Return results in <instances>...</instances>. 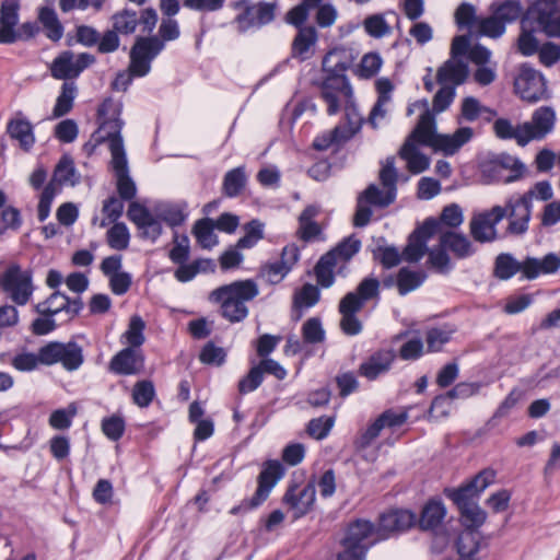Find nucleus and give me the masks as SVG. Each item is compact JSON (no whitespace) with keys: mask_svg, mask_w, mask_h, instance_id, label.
Segmentation results:
<instances>
[{"mask_svg":"<svg viewBox=\"0 0 560 560\" xmlns=\"http://www.w3.org/2000/svg\"><path fill=\"white\" fill-rule=\"evenodd\" d=\"M418 516L410 510L396 509L381 515L377 527L365 520L349 525L337 560H364L370 547L390 535L405 532L417 524Z\"/></svg>","mask_w":560,"mask_h":560,"instance_id":"f257e3e1","label":"nucleus"},{"mask_svg":"<svg viewBox=\"0 0 560 560\" xmlns=\"http://www.w3.org/2000/svg\"><path fill=\"white\" fill-rule=\"evenodd\" d=\"M121 109V103L110 98L105 100L101 104L98 116L102 122L98 133L101 140L108 141L112 154L110 165L116 178L117 191L121 199L131 200L137 194V187L129 175L128 161L120 136L124 125V121L120 119Z\"/></svg>","mask_w":560,"mask_h":560,"instance_id":"f03ea898","label":"nucleus"},{"mask_svg":"<svg viewBox=\"0 0 560 560\" xmlns=\"http://www.w3.org/2000/svg\"><path fill=\"white\" fill-rule=\"evenodd\" d=\"M259 294L253 280H241L213 290L209 300L221 305L222 316L231 323L244 320L248 315L246 303Z\"/></svg>","mask_w":560,"mask_h":560,"instance_id":"7ed1b4c3","label":"nucleus"},{"mask_svg":"<svg viewBox=\"0 0 560 560\" xmlns=\"http://www.w3.org/2000/svg\"><path fill=\"white\" fill-rule=\"evenodd\" d=\"M163 50V43L156 38L139 37L130 51L129 72H120L112 83L114 90L126 91L132 77H144L151 70L152 60Z\"/></svg>","mask_w":560,"mask_h":560,"instance_id":"20e7f679","label":"nucleus"},{"mask_svg":"<svg viewBox=\"0 0 560 560\" xmlns=\"http://www.w3.org/2000/svg\"><path fill=\"white\" fill-rule=\"evenodd\" d=\"M408 419L406 411L386 410L378 416L371 424L362 430L354 440V447L362 457L368 460H375L378 448H372L384 429H396L401 427Z\"/></svg>","mask_w":560,"mask_h":560,"instance_id":"39448f33","label":"nucleus"},{"mask_svg":"<svg viewBox=\"0 0 560 560\" xmlns=\"http://www.w3.org/2000/svg\"><path fill=\"white\" fill-rule=\"evenodd\" d=\"M320 96L327 104V114L336 115L341 108L345 109L346 120L348 114L359 115L357 112L353 91L346 75H327L320 85Z\"/></svg>","mask_w":560,"mask_h":560,"instance_id":"423d86ee","label":"nucleus"},{"mask_svg":"<svg viewBox=\"0 0 560 560\" xmlns=\"http://www.w3.org/2000/svg\"><path fill=\"white\" fill-rule=\"evenodd\" d=\"M20 0H3L0 7V44H13L27 40L38 33L34 22H25L18 27L20 21Z\"/></svg>","mask_w":560,"mask_h":560,"instance_id":"0eeeda50","label":"nucleus"},{"mask_svg":"<svg viewBox=\"0 0 560 560\" xmlns=\"http://www.w3.org/2000/svg\"><path fill=\"white\" fill-rule=\"evenodd\" d=\"M284 468L277 459H270L264 463L262 469L258 476V487L250 499L244 500L240 505L231 509V514H238L256 509L267 500L272 488L283 477Z\"/></svg>","mask_w":560,"mask_h":560,"instance_id":"6e6552de","label":"nucleus"},{"mask_svg":"<svg viewBox=\"0 0 560 560\" xmlns=\"http://www.w3.org/2000/svg\"><path fill=\"white\" fill-rule=\"evenodd\" d=\"M508 209L495 205L475 212L469 221V233L478 243H492L499 238L498 224L506 217Z\"/></svg>","mask_w":560,"mask_h":560,"instance_id":"1a4fd4ad","label":"nucleus"},{"mask_svg":"<svg viewBox=\"0 0 560 560\" xmlns=\"http://www.w3.org/2000/svg\"><path fill=\"white\" fill-rule=\"evenodd\" d=\"M538 22L549 37H560V0H538L524 14V23Z\"/></svg>","mask_w":560,"mask_h":560,"instance_id":"9d476101","label":"nucleus"},{"mask_svg":"<svg viewBox=\"0 0 560 560\" xmlns=\"http://www.w3.org/2000/svg\"><path fill=\"white\" fill-rule=\"evenodd\" d=\"M0 288L16 305H25L30 302L34 285L28 272L12 266L0 273Z\"/></svg>","mask_w":560,"mask_h":560,"instance_id":"9b49d317","label":"nucleus"},{"mask_svg":"<svg viewBox=\"0 0 560 560\" xmlns=\"http://www.w3.org/2000/svg\"><path fill=\"white\" fill-rule=\"evenodd\" d=\"M514 88L521 98L529 103L549 97L545 77L528 63L520 67Z\"/></svg>","mask_w":560,"mask_h":560,"instance_id":"f8f14e48","label":"nucleus"},{"mask_svg":"<svg viewBox=\"0 0 560 560\" xmlns=\"http://www.w3.org/2000/svg\"><path fill=\"white\" fill-rule=\"evenodd\" d=\"M42 364L61 363L67 371H75L83 363L82 349L75 342H49L40 348Z\"/></svg>","mask_w":560,"mask_h":560,"instance_id":"ddd939ff","label":"nucleus"},{"mask_svg":"<svg viewBox=\"0 0 560 560\" xmlns=\"http://www.w3.org/2000/svg\"><path fill=\"white\" fill-rule=\"evenodd\" d=\"M415 113H419L420 118L416 128L407 138V140H411L416 144L432 147L438 132L435 118L430 110L429 102L427 100H419L410 104L407 108V115L411 116Z\"/></svg>","mask_w":560,"mask_h":560,"instance_id":"4468645a","label":"nucleus"},{"mask_svg":"<svg viewBox=\"0 0 560 560\" xmlns=\"http://www.w3.org/2000/svg\"><path fill=\"white\" fill-rule=\"evenodd\" d=\"M95 58L86 52L74 55L70 50L59 54L50 65V74L58 80L74 79L91 66Z\"/></svg>","mask_w":560,"mask_h":560,"instance_id":"2eb2a0df","label":"nucleus"},{"mask_svg":"<svg viewBox=\"0 0 560 560\" xmlns=\"http://www.w3.org/2000/svg\"><path fill=\"white\" fill-rule=\"evenodd\" d=\"M362 118L360 115L348 114V120L337 125L332 130L324 131L316 136L313 141L314 149L326 151L338 147L351 139L361 128Z\"/></svg>","mask_w":560,"mask_h":560,"instance_id":"dca6fc26","label":"nucleus"},{"mask_svg":"<svg viewBox=\"0 0 560 560\" xmlns=\"http://www.w3.org/2000/svg\"><path fill=\"white\" fill-rule=\"evenodd\" d=\"M556 112L551 106H540L534 110L529 121L523 122L522 142L541 140L555 129Z\"/></svg>","mask_w":560,"mask_h":560,"instance_id":"f3484780","label":"nucleus"},{"mask_svg":"<svg viewBox=\"0 0 560 560\" xmlns=\"http://www.w3.org/2000/svg\"><path fill=\"white\" fill-rule=\"evenodd\" d=\"M503 208L508 209L506 233L513 236L524 235L528 231L533 205H528L526 199L517 195L509 197Z\"/></svg>","mask_w":560,"mask_h":560,"instance_id":"a211bd4d","label":"nucleus"},{"mask_svg":"<svg viewBox=\"0 0 560 560\" xmlns=\"http://www.w3.org/2000/svg\"><path fill=\"white\" fill-rule=\"evenodd\" d=\"M316 486L313 482L306 485H292L283 495V504L292 512L294 518L307 514L315 503Z\"/></svg>","mask_w":560,"mask_h":560,"instance_id":"6ab92c4d","label":"nucleus"},{"mask_svg":"<svg viewBox=\"0 0 560 560\" xmlns=\"http://www.w3.org/2000/svg\"><path fill=\"white\" fill-rule=\"evenodd\" d=\"M389 194L388 189L378 188L376 185H370L359 197L357 211L354 214V225L364 226L369 223L372 217L371 207L384 208L390 203H385V199Z\"/></svg>","mask_w":560,"mask_h":560,"instance_id":"aec40b11","label":"nucleus"},{"mask_svg":"<svg viewBox=\"0 0 560 560\" xmlns=\"http://www.w3.org/2000/svg\"><path fill=\"white\" fill-rule=\"evenodd\" d=\"M82 305L80 298L71 300L65 293L55 291L45 301L35 305V312L42 316H55L65 312L72 317L81 311Z\"/></svg>","mask_w":560,"mask_h":560,"instance_id":"412c9836","label":"nucleus"},{"mask_svg":"<svg viewBox=\"0 0 560 560\" xmlns=\"http://www.w3.org/2000/svg\"><path fill=\"white\" fill-rule=\"evenodd\" d=\"M438 223L433 220H428L424 224L415 231L408 241L401 256L408 262L419 261L425 254L427 244L430 237L434 234Z\"/></svg>","mask_w":560,"mask_h":560,"instance_id":"4be33fe9","label":"nucleus"},{"mask_svg":"<svg viewBox=\"0 0 560 560\" xmlns=\"http://www.w3.org/2000/svg\"><path fill=\"white\" fill-rule=\"evenodd\" d=\"M394 84L387 78H380L375 81L377 100L371 109L369 124L375 129L387 117L392 108V94Z\"/></svg>","mask_w":560,"mask_h":560,"instance_id":"5701e85b","label":"nucleus"},{"mask_svg":"<svg viewBox=\"0 0 560 560\" xmlns=\"http://www.w3.org/2000/svg\"><path fill=\"white\" fill-rule=\"evenodd\" d=\"M361 308L362 303L357 299V293H347L340 301V328L343 334L348 336H355L362 331V323L355 315Z\"/></svg>","mask_w":560,"mask_h":560,"instance_id":"b1692460","label":"nucleus"},{"mask_svg":"<svg viewBox=\"0 0 560 560\" xmlns=\"http://www.w3.org/2000/svg\"><path fill=\"white\" fill-rule=\"evenodd\" d=\"M447 497L458 506L463 523L468 528L481 526L486 518V512L478 505L475 498L447 491Z\"/></svg>","mask_w":560,"mask_h":560,"instance_id":"393cba45","label":"nucleus"},{"mask_svg":"<svg viewBox=\"0 0 560 560\" xmlns=\"http://www.w3.org/2000/svg\"><path fill=\"white\" fill-rule=\"evenodd\" d=\"M559 271L558 255L548 253L541 258L527 256L523 260V278L535 280L540 276L553 275Z\"/></svg>","mask_w":560,"mask_h":560,"instance_id":"a878e982","label":"nucleus"},{"mask_svg":"<svg viewBox=\"0 0 560 560\" xmlns=\"http://www.w3.org/2000/svg\"><path fill=\"white\" fill-rule=\"evenodd\" d=\"M275 18V7L269 3H256L247 5L245 11L237 16L240 26L243 30L249 27H259Z\"/></svg>","mask_w":560,"mask_h":560,"instance_id":"bb28decb","label":"nucleus"},{"mask_svg":"<svg viewBox=\"0 0 560 560\" xmlns=\"http://www.w3.org/2000/svg\"><path fill=\"white\" fill-rule=\"evenodd\" d=\"M7 130L21 149L30 151L33 148L35 143L33 126L21 112L15 113L14 117L10 119Z\"/></svg>","mask_w":560,"mask_h":560,"instance_id":"cd10ccee","label":"nucleus"},{"mask_svg":"<svg viewBox=\"0 0 560 560\" xmlns=\"http://www.w3.org/2000/svg\"><path fill=\"white\" fill-rule=\"evenodd\" d=\"M317 39L318 36L315 27H300L292 42V57L299 59L300 61H305L312 58L314 55L315 46L317 44Z\"/></svg>","mask_w":560,"mask_h":560,"instance_id":"c85d7f7f","label":"nucleus"},{"mask_svg":"<svg viewBox=\"0 0 560 560\" xmlns=\"http://www.w3.org/2000/svg\"><path fill=\"white\" fill-rule=\"evenodd\" d=\"M143 358L135 348L127 347L119 351L110 361V370L116 374L132 375L140 372Z\"/></svg>","mask_w":560,"mask_h":560,"instance_id":"c756f323","label":"nucleus"},{"mask_svg":"<svg viewBox=\"0 0 560 560\" xmlns=\"http://www.w3.org/2000/svg\"><path fill=\"white\" fill-rule=\"evenodd\" d=\"M395 360L393 350H380L360 365V374L370 381L386 373Z\"/></svg>","mask_w":560,"mask_h":560,"instance_id":"7c9ffc66","label":"nucleus"},{"mask_svg":"<svg viewBox=\"0 0 560 560\" xmlns=\"http://www.w3.org/2000/svg\"><path fill=\"white\" fill-rule=\"evenodd\" d=\"M472 129L469 127H462L453 135L438 133L431 148L443 152L445 155H452L467 143L472 138Z\"/></svg>","mask_w":560,"mask_h":560,"instance_id":"2f4dec72","label":"nucleus"},{"mask_svg":"<svg viewBox=\"0 0 560 560\" xmlns=\"http://www.w3.org/2000/svg\"><path fill=\"white\" fill-rule=\"evenodd\" d=\"M399 156L406 162L407 170L412 174H420L430 167V159L423 154L418 144L406 140L399 150Z\"/></svg>","mask_w":560,"mask_h":560,"instance_id":"473e14b6","label":"nucleus"},{"mask_svg":"<svg viewBox=\"0 0 560 560\" xmlns=\"http://www.w3.org/2000/svg\"><path fill=\"white\" fill-rule=\"evenodd\" d=\"M353 61L350 50L336 47L329 50L323 59V70L328 75H345L343 72L351 66Z\"/></svg>","mask_w":560,"mask_h":560,"instance_id":"72a5a7b5","label":"nucleus"},{"mask_svg":"<svg viewBox=\"0 0 560 560\" xmlns=\"http://www.w3.org/2000/svg\"><path fill=\"white\" fill-rule=\"evenodd\" d=\"M467 74V66L460 59L451 58L439 69L438 81L455 88L465 81Z\"/></svg>","mask_w":560,"mask_h":560,"instance_id":"f704fd0d","label":"nucleus"},{"mask_svg":"<svg viewBox=\"0 0 560 560\" xmlns=\"http://www.w3.org/2000/svg\"><path fill=\"white\" fill-rule=\"evenodd\" d=\"M497 472L487 468L477 474L469 482L459 488L450 490L451 492L464 494L470 498H478V495L491 486L495 480Z\"/></svg>","mask_w":560,"mask_h":560,"instance_id":"c9c22d12","label":"nucleus"},{"mask_svg":"<svg viewBox=\"0 0 560 560\" xmlns=\"http://www.w3.org/2000/svg\"><path fill=\"white\" fill-rule=\"evenodd\" d=\"M319 290L316 285L306 283L293 295V316L299 320L303 312L313 307L319 301Z\"/></svg>","mask_w":560,"mask_h":560,"instance_id":"e433bc0d","label":"nucleus"},{"mask_svg":"<svg viewBox=\"0 0 560 560\" xmlns=\"http://www.w3.org/2000/svg\"><path fill=\"white\" fill-rule=\"evenodd\" d=\"M440 243L444 248L450 249L458 258H465L475 253L474 244L466 235L460 233H444L440 238Z\"/></svg>","mask_w":560,"mask_h":560,"instance_id":"4c0bfd02","label":"nucleus"},{"mask_svg":"<svg viewBox=\"0 0 560 560\" xmlns=\"http://www.w3.org/2000/svg\"><path fill=\"white\" fill-rule=\"evenodd\" d=\"M80 176L77 173L74 162L71 156L63 155L55 167L52 179L55 186L60 189L62 185L74 186L79 183Z\"/></svg>","mask_w":560,"mask_h":560,"instance_id":"58836bf2","label":"nucleus"},{"mask_svg":"<svg viewBox=\"0 0 560 560\" xmlns=\"http://www.w3.org/2000/svg\"><path fill=\"white\" fill-rule=\"evenodd\" d=\"M445 506L441 501L431 500L422 509L420 517L417 520L421 529H434L445 517Z\"/></svg>","mask_w":560,"mask_h":560,"instance_id":"ea45409f","label":"nucleus"},{"mask_svg":"<svg viewBox=\"0 0 560 560\" xmlns=\"http://www.w3.org/2000/svg\"><path fill=\"white\" fill-rule=\"evenodd\" d=\"M156 214L171 226L180 225L187 218V203L185 201L160 203Z\"/></svg>","mask_w":560,"mask_h":560,"instance_id":"a19ab883","label":"nucleus"},{"mask_svg":"<svg viewBox=\"0 0 560 560\" xmlns=\"http://www.w3.org/2000/svg\"><path fill=\"white\" fill-rule=\"evenodd\" d=\"M38 21L42 24L46 36L52 40L58 42L63 36V26L60 23L56 11L49 7H43L38 11Z\"/></svg>","mask_w":560,"mask_h":560,"instance_id":"79ce46f5","label":"nucleus"},{"mask_svg":"<svg viewBox=\"0 0 560 560\" xmlns=\"http://www.w3.org/2000/svg\"><path fill=\"white\" fill-rule=\"evenodd\" d=\"M517 272L523 275V260L518 261L512 254L502 253L494 261V275L500 280H509Z\"/></svg>","mask_w":560,"mask_h":560,"instance_id":"37998d69","label":"nucleus"},{"mask_svg":"<svg viewBox=\"0 0 560 560\" xmlns=\"http://www.w3.org/2000/svg\"><path fill=\"white\" fill-rule=\"evenodd\" d=\"M427 273L422 270H411L409 268H401L397 275V289L400 295L418 289L425 280Z\"/></svg>","mask_w":560,"mask_h":560,"instance_id":"c03bdc74","label":"nucleus"},{"mask_svg":"<svg viewBox=\"0 0 560 560\" xmlns=\"http://www.w3.org/2000/svg\"><path fill=\"white\" fill-rule=\"evenodd\" d=\"M380 180L385 189L389 190L385 203H393L397 195L398 172L395 166V158L389 156L385 160L380 172Z\"/></svg>","mask_w":560,"mask_h":560,"instance_id":"a18cd8bd","label":"nucleus"},{"mask_svg":"<svg viewBox=\"0 0 560 560\" xmlns=\"http://www.w3.org/2000/svg\"><path fill=\"white\" fill-rule=\"evenodd\" d=\"M522 33L520 34L518 40H517V47L518 50L524 56H532L536 51H538V40L534 36L533 33L535 32H542V28H538V22L533 21L528 25H525L524 23V16L522 18Z\"/></svg>","mask_w":560,"mask_h":560,"instance_id":"49530a36","label":"nucleus"},{"mask_svg":"<svg viewBox=\"0 0 560 560\" xmlns=\"http://www.w3.org/2000/svg\"><path fill=\"white\" fill-rule=\"evenodd\" d=\"M319 212L316 206L306 207L299 218L300 228L299 233L302 240L310 241L315 238L320 233L319 225L315 222V218Z\"/></svg>","mask_w":560,"mask_h":560,"instance_id":"de8ad7c7","label":"nucleus"},{"mask_svg":"<svg viewBox=\"0 0 560 560\" xmlns=\"http://www.w3.org/2000/svg\"><path fill=\"white\" fill-rule=\"evenodd\" d=\"M247 175L244 166L235 167L224 175L223 192L230 198L238 196L245 188Z\"/></svg>","mask_w":560,"mask_h":560,"instance_id":"09e8293b","label":"nucleus"},{"mask_svg":"<svg viewBox=\"0 0 560 560\" xmlns=\"http://www.w3.org/2000/svg\"><path fill=\"white\" fill-rule=\"evenodd\" d=\"M77 96V86L73 82H65L52 109V117L59 118L68 114Z\"/></svg>","mask_w":560,"mask_h":560,"instance_id":"8fccbe9b","label":"nucleus"},{"mask_svg":"<svg viewBox=\"0 0 560 560\" xmlns=\"http://www.w3.org/2000/svg\"><path fill=\"white\" fill-rule=\"evenodd\" d=\"M493 165L497 168H503L511 172L505 178V183H511L520 179L524 172L525 165L515 156L508 153H500L493 160Z\"/></svg>","mask_w":560,"mask_h":560,"instance_id":"3c124183","label":"nucleus"},{"mask_svg":"<svg viewBox=\"0 0 560 560\" xmlns=\"http://www.w3.org/2000/svg\"><path fill=\"white\" fill-rule=\"evenodd\" d=\"M179 267L175 270L174 277L179 282H188L192 280L200 271L213 269L211 259H197L191 264H178Z\"/></svg>","mask_w":560,"mask_h":560,"instance_id":"603ef678","label":"nucleus"},{"mask_svg":"<svg viewBox=\"0 0 560 560\" xmlns=\"http://www.w3.org/2000/svg\"><path fill=\"white\" fill-rule=\"evenodd\" d=\"M494 135L502 140L514 139L521 147H525L527 142H522L521 137L523 135V124L514 126L506 118H499L493 122Z\"/></svg>","mask_w":560,"mask_h":560,"instance_id":"864d4df0","label":"nucleus"},{"mask_svg":"<svg viewBox=\"0 0 560 560\" xmlns=\"http://www.w3.org/2000/svg\"><path fill=\"white\" fill-rule=\"evenodd\" d=\"M214 228L213 222L209 219H202L196 222L192 232L202 248L210 249L218 244Z\"/></svg>","mask_w":560,"mask_h":560,"instance_id":"5fc2aeb1","label":"nucleus"},{"mask_svg":"<svg viewBox=\"0 0 560 560\" xmlns=\"http://www.w3.org/2000/svg\"><path fill=\"white\" fill-rule=\"evenodd\" d=\"M492 12L506 26L508 23L516 21L523 13V7L520 0H505L498 4H492Z\"/></svg>","mask_w":560,"mask_h":560,"instance_id":"6e6d98bb","label":"nucleus"},{"mask_svg":"<svg viewBox=\"0 0 560 560\" xmlns=\"http://www.w3.org/2000/svg\"><path fill=\"white\" fill-rule=\"evenodd\" d=\"M145 323L143 319L133 315L130 320L127 330L122 335L124 342L130 348H139L143 345L145 338L143 335Z\"/></svg>","mask_w":560,"mask_h":560,"instance_id":"4d7b16f0","label":"nucleus"},{"mask_svg":"<svg viewBox=\"0 0 560 560\" xmlns=\"http://www.w3.org/2000/svg\"><path fill=\"white\" fill-rule=\"evenodd\" d=\"M107 244L115 250H125L130 243V233L125 223H115L106 233Z\"/></svg>","mask_w":560,"mask_h":560,"instance_id":"13d9d810","label":"nucleus"},{"mask_svg":"<svg viewBox=\"0 0 560 560\" xmlns=\"http://www.w3.org/2000/svg\"><path fill=\"white\" fill-rule=\"evenodd\" d=\"M365 33L374 38H382L392 33V27L385 20V15L377 13L369 15L363 21Z\"/></svg>","mask_w":560,"mask_h":560,"instance_id":"bf43d9fd","label":"nucleus"},{"mask_svg":"<svg viewBox=\"0 0 560 560\" xmlns=\"http://www.w3.org/2000/svg\"><path fill=\"white\" fill-rule=\"evenodd\" d=\"M339 266L332 260V254L324 255L315 267V275L317 282L324 287L328 288L334 283V270Z\"/></svg>","mask_w":560,"mask_h":560,"instance_id":"052dcab7","label":"nucleus"},{"mask_svg":"<svg viewBox=\"0 0 560 560\" xmlns=\"http://www.w3.org/2000/svg\"><path fill=\"white\" fill-rule=\"evenodd\" d=\"M360 247L361 243L359 240L349 237L327 254H332V260L342 266L359 252Z\"/></svg>","mask_w":560,"mask_h":560,"instance_id":"680f3d73","label":"nucleus"},{"mask_svg":"<svg viewBox=\"0 0 560 560\" xmlns=\"http://www.w3.org/2000/svg\"><path fill=\"white\" fill-rule=\"evenodd\" d=\"M477 32L481 36L499 38L505 33V25L492 12L490 16L481 18L478 20Z\"/></svg>","mask_w":560,"mask_h":560,"instance_id":"e2e57ef3","label":"nucleus"},{"mask_svg":"<svg viewBox=\"0 0 560 560\" xmlns=\"http://www.w3.org/2000/svg\"><path fill=\"white\" fill-rule=\"evenodd\" d=\"M302 337L306 343H320L325 340V330L318 317L308 318L302 326Z\"/></svg>","mask_w":560,"mask_h":560,"instance_id":"0e129e2a","label":"nucleus"},{"mask_svg":"<svg viewBox=\"0 0 560 560\" xmlns=\"http://www.w3.org/2000/svg\"><path fill=\"white\" fill-rule=\"evenodd\" d=\"M382 66L383 59L378 52H368L361 59L358 74L360 78L370 79L380 72Z\"/></svg>","mask_w":560,"mask_h":560,"instance_id":"69168bd1","label":"nucleus"},{"mask_svg":"<svg viewBox=\"0 0 560 560\" xmlns=\"http://www.w3.org/2000/svg\"><path fill=\"white\" fill-rule=\"evenodd\" d=\"M59 190L60 189L55 186V183H48L42 191L37 207V218L40 222L49 217L52 200L58 195Z\"/></svg>","mask_w":560,"mask_h":560,"instance_id":"338daca9","label":"nucleus"},{"mask_svg":"<svg viewBox=\"0 0 560 560\" xmlns=\"http://www.w3.org/2000/svg\"><path fill=\"white\" fill-rule=\"evenodd\" d=\"M264 237V224L258 220H253L245 226V235L237 242L238 248H250Z\"/></svg>","mask_w":560,"mask_h":560,"instance_id":"774afa93","label":"nucleus"}]
</instances>
